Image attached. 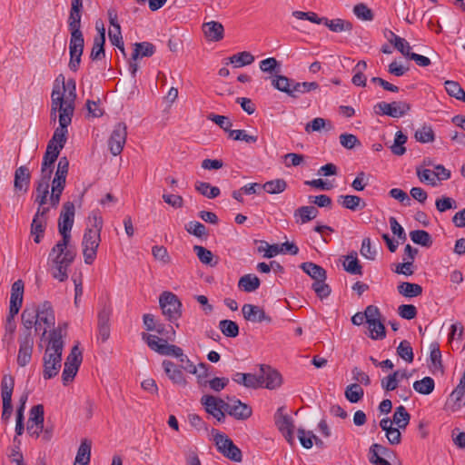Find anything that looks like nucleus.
I'll return each instance as SVG.
<instances>
[{"mask_svg":"<svg viewBox=\"0 0 465 465\" xmlns=\"http://www.w3.org/2000/svg\"><path fill=\"white\" fill-rule=\"evenodd\" d=\"M143 340L147 343L148 347L161 355L174 356L180 360L181 362H189V366H183L184 370L188 372L196 375L197 381L200 386H206L207 381L205 378L209 376L210 366L204 362L199 363L195 366L189 358L183 354V351L173 344H167L164 340H161L156 335L143 333Z\"/></svg>","mask_w":465,"mask_h":465,"instance_id":"nucleus-1","label":"nucleus"},{"mask_svg":"<svg viewBox=\"0 0 465 465\" xmlns=\"http://www.w3.org/2000/svg\"><path fill=\"white\" fill-rule=\"evenodd\" d=\"M67 323L59 324L49 332L48 344L43 356V377L50 380L55 377L62 367V353L64 347Z\"/></svg>","mask_w":465,"mask_h":465,"instance_id":"nucleus-2","label":"nucleus"},{"mask_svg":"<svg viewBox=\"0 0 465 465\" xmlns=\"http://www.w3.org/2000/svg\"><path fill=\"white\" fill-rule=\"evenodd\" d=\"M70 242L61 239L48 255L52 276L61 282L67 280L68 269L76 257V249L70 245Z\"/></svg>","mask_w":465,"mask_h":465,"instance_id":"nucleus-3","label":"nucleus"},{"mask_svg":"<svg viewBox=\"0 0 465 465\" xmlns=\"http://www.w3.org/2000/svg\"><path fill=\"white\" fill-rule=\"evenodd\" d=\"M87 219L89 226L84 231L81 245L84 262L92 264L97 255L104 222L102 216L96 211H93Z\"/></svg>","mask_w":465,"mask_h":465,"instance_id":"nucleus-4","label":"nucleus"},{"mask_svg":"<svg viewBox=\"0 0 465 465\" xmlns=\"http://www.w3.org/2000/svg\"><path fill=\"white\" fill-rule=\"evenodd\" d=\"M212 434L217 450L222 455L235 462L242 461V455L241 450L225 433L220 432L217 430H213Z\"/></svg>","mask_w":465,"mask_h":465,"instance_id":"nucleus-5","label":"nucleus"},{"mask_svg":"<svg viewBox=\"0 0 465 465\" xmlns=\"http://www.w3.org/2000/svg\"><path fill=\"white\" fill-rule=\"evenodd\" d=\"M163 315L170 322L177 321L182 315V303L178 297L170 292H163L159 298Z\"/></svg>","mask_w":465,"mask_h":465,"instance_id":"nucleus-6","label":"nucleus"},{"mask_svg":"<svg viewBox=\"0 0 465 465\" xmlns=\"http://www.w3.org/2000/svg\"><path fill=\"white\" fill-rule=\"evenodd\" d=\"M74 214L75 209L74 203H64L58 220V231L63 240L71 241V231L74 225Z\"/></svg>","mask_w":465,"mask_h":465,"instance_id":"nucleus-7","label":"nucleus"},{"mask_svg":"<svg viewBox=\"0 0 465 465\" xmlns=\"http://www.w3.org/2000/svg\"><path fill=\"white\" fill-rule=\"evenodd\" d=\"M411 108V104L405 101H393L391 103L381 102L375 104L374 111L380 115L400 118L410 112Z\"/></svg>","mask_w":465,"mask_h":465,"instance_id":"nucleus-8","label":"nucleus"},{"mask_svg":"<svg viewBox=\"0 0 465 465\" xmlns=\"http://www.w3.org/2000/svg\"><path fill=\"white\" fill-rule=\"evenodd\" d=\"M15 387V380L9 374L4 375L1 382V396L3 401L2 419L8 420L12 415V394Z\"/></svg>","mask_w":465,"mask_h":465,"instance_id":"nucleus-9","label":"nucleus"},{"mask_svg":"<svg viewBox=\"0 0 465 465\" xmlns=\"http://www.w3.org/2000/svg\"><path fill=\"white\" fill-rule=\"evenodd\" d=\"M200 401L204 407L205 411L216 419L218 422H223L225 420L224 400L213 395H203Z\"/></svg>","mask_w":465,"mask_h":465,"instance_id":"nucleus-10","label":"nucleus"},{"mask_svg":"<svg viewBox=\"0 0 465 465\" xmlns=\"http://www.w3.org/2000/svg\"><path fill=\"white\" fill-rule=\"evenodd\" d=\"M127 126L124 123H118L108 139V147L111 153L114 156L119 155L126 143Z\"/></svg>","mask_w":465,"mask_h":465,"instance_id":"nucleus-11","label":"nucleus"},{"mask_svg":"<svg viewBox=\"0 0 465 465\" xmlns=\"http://www.w3.org/2000/svg\"><path fill=\"white\" fill-rule=\"evenodd\" d=\"M227 400L228 401H225V413L239 420H245L252 416V410L248 404L234 397H227Z\"/></svg>","mask_w":465,"mask_h":465,"instance_id":"nucleus-12","label":"nucleus"},{"mask_svg":"<svg viewBox=\"0 0 465 465\" xmlns=\"http://www.w3.org/2000/svg\"><path fill=\"white\" fill-rule=\"evenodd\" d=\"M74 114H59L58 121L59 126L54 130L53 137L48 142V143L55 144L58 149H63L66 143V135L68 133V125L72 122V117Z\"/></svg>","mask_w":465,"mask_h":465,"instance_id":"nucleus-13","label":"nucleus"},{"mask_svg":"<svg viewBox=\"0 0 465 465\" xmlns=\"http://www.w3.org/2000/svg\"><path fill=\"white\" fill-rule=\"evenodd\" d=\"M59 89H54L52 92V105L54 111H58L59 114H74V102L73 101L72 94H64Z\"/></svg>","mask_w":465,"mask_h":465,"instance_id":"nucleus-14","label":"nucleus"},{"mask_svg":"<svg viewBox=\"0 0 465 465\" xmlns=\"http://www.w3.org/2000/svg\"><path fill=\"white\" fill-rule=\"evenodd\" d=\"M49 208H38L31 223V235L34 236L35 243H39L43 237L47 224V213Z\"/></svg>","mask_w":465,"mask_h":465,"instance_id":"nucleus-15","label":"nucleus"},{"mask_svg":"<svg viewBox=\"0 0 465 465\" xmlns=\"http://www.w3.org/2000/svg\"><path fill=\"white\" fill-rule=\"evenodd\" d=\"M37 330L41 329V324L44 323L45 327L43 330L42 336L47 333V328L54 326L55 323L54 312L49 302H44L38 308H35Z\"/></svg>","mask_w":465,"mask_h":465,"instance_id":"nucleus-16","label":"nucleus"},{"mask_svg":"<svg viewBox=\"0 0 465 465\" xmlns=\"http://www.w3.org/2000/svg\"><path fill=\"white\" fill-rule=\"evenodd\" d=\"M257 376L262 380L261 387L273 390L280 387L282 384L281 374L269 365L262 364L260 366V372Z\"/></svg>","mask_w":465,"mask_h":465,"instance_id":"nucleus-17","label":"nucleus"},{"mask_svg":"<svg viewBox=\"0 0 465 465\" xmlns=\"http://www.w3.org/2000/svg\"><path fill=\"white\" fill-rule=\"evenodd\" d=\"M18 342L19 351L17 354V364L20 367H25L30 362L32 359V353L34 350V337H29L28 334L26 336H19Z\"/></svg>","mask_w":465,"mask_h":465,"instance_id":"nucleus-18","label":"nucleus"},{"mask_svg":"<svg viewBox=\"0 0 465 465\" xmlns=\"http://www.w3.org/2000/svg\"><path fill=\"white\" fill-rule=\"evenodd\" d=\"M242 312L243 315V318L252 322H271L272 319L270 316H268L264 310L262 309L259 306L246 303L242 308Z\"/></svg>","mask_w":465,"mask_h":465,"instance_id":"nucleus-19","label":"nucleus"},{"mask_svg":"<svg viewBox=\"0 0 465 465\" xmlns=\"http://www.w3.org/2000/svg\"><path fill=\"white\" fill-rule=\"evenodd\" d=\"M24 286L22 280H17L12 284L9 306L10 312H12V314H17L22 306Z\"/></svg>","mask_w":465,"mask_h":465,"instance_id":"nucleus-20","label":"nucleus"},{"mask_svg":"<svg viewBox=\"0 0 465 465\" xmlns=\"http://www.w3.org/2000/svg\"><path fill=\"white\" fill-rule=\"evenodd\" d=\"M203 32L208 41L219 42L224 36L223 25L216 21H210L203 24Z\"/></svg>","mask_w":465,"mask_h":465,"instance_id":"nucleus-21","label":"nucleus"},{"mask_svg":"<svg viewBox=\"0 0 465 465\" xmlns=\"http://www.w3.org/2000/svg\"><path fill=\"white\" fill-rule=\"evenodd\" d=\"M21 321L24 326V330L20 336H26L28 334L29 337H34L32 328L35 326V331H37L35 307L31 309L25 308L22 312Z\"/></svg>","mask_w":465,"mask_h":465,"instance_id":"nucleus-22","label":"nucleus"},{"mask_svg":"<svg viewBox=\"0 0 465 465\" xmlns=\"http://www.w3.org/2000/svg\"><path fill=\"white\" fill-rule=\"evenodd\" d=\"M163 368L168 378L175 384L185 386L187 381L183 371L173 361L164 360Z\"/></svg>","mask_w":465,"mask_h":465,"instance_id":"nucleus-23","label":"nucleus"},{"mask_svg":"<svg viewBox=\"0 0 465 465\" xmlns=\"http://www.w3.org/2000/svg\"><path fill=\"white\" fill-rule=\"evenodd\" d=\"M232 381L246 388L257 389L261 387L262 380L257 374L236 372L232 377Z\"/></svg>","mask_w":465,"mask_h":465,"instance_id":"nucleus-24","label":"nucleus"},{"mask_svg":"<svg viewBox=\"0 0 465 465\" xmlns=\"http://www.w3.org/2000/svg\"><path fill=\"white\" fill-rule=\"evenodd\" d=\"M30 182V173L26 166H20L15 170L14 187L15 191L26 192Z\"/></svg>","mask_w":465,"mask_h":465,"instance_id":"nucleus-25","label":"nucleus"},{"mask_svg":"<svg viewBox=\"0 0 465 465\" xmlns=\"http://www.w3.org/2000/svg\"><path fill=\"white\" fill-rule=\"evenodd\" d=\"M294 80L288 78L285 75L275 74L272 78V85L280 92L285 93L291 97H293L292 85Z\"/></svg>","mask_w":465,"mask_h":465,"instance_id":"nucleus-26","label":"nucleus"},{"mask_svg":"<svg viewBox=\"0 0 465 465\" xmlns=\"http://www.w3.org/2000/svg\"><path fill=\"white\" fill-rule=\"evenodd\" d=\"M91 447L92 442L89 440L84 439V440H82L78 448L74 465L89 464L91 457Z\"/></svg>","mask_w":465,"mask_h":465,"instance_id":"nucleus-27","label":"nucleus"},{"mask_svg":"<svg viewBox=\"0 0 465 465\" xmlns=\"http://www.w3.org/2000/svg\"><path fill=\"white\" fill-rule=\"evenodd\" d=\"M318 213V210L312 205L302 206L295 210L294 217L296 223L303 224L316 218Z\"/></svg>","mask_w":465,"mask_h":465,"instance_id":"nucleus-28","label":"nucleus"},{"mask_svg":"<svg viewBox=\"0 0 465 465\" xmlns=\"http://www.w3.org/2000/svg\"><path fill=\"white\" fill-rule=\"evenodd\" d=\"M261 285L260 279L255 274H245L242 276L238 282V287L246 292H255Z\"/></svg>","mask_w":465,"mask_h":465,"instance_id":"nucleus-29","label":"nucleus"},{"mask_svg":"<svg viewBox=\"0 0 465 465\" xmlns=\"http://www.w3.org/2000/svg\"><path fill=\"white\" fill-rule=\"evenodd\" d=\"M301 268L302 271L312 277L314 282L326 280V271L320 265L311 262L302 263Z\"/></svg>","mask_w":465,"mask_h":465,"instance_id":"nucleus-30","label":"nucleus"},{"mask_svg":"<svg viewBox=\"0 0 465 465\" xmlns=\"http://www.w3.org/2000/svg\"><path fill=\"white\" fill-rule=\"evenodd\" d=\"M398 292L406 297L413 298L422 293V287L418 283L403 282L397 286Z\"/></svg>","mask_w":465,"mask_h":465,"instance_id":"nucleus-31","label":"nucleus"},{"mask_svg":"<svg viewBox=\"0 0 465 465\" xmlns=\"http://www.w3.org/2000/svg\"><path fill=\"white\" fill-rule=\"evenodd\" d=\"M338 202L342 205V207L349 209L351 211H356L358 209H363L366 203L362 201V199L357 195H341L339 197Z\"/></svg>","mask_w":465,"mask_h":465,"instance_id":"nucleus-32","label":"nucleus"},{"mask_svg":"<svg viewBox=\"0 0 465 465\" xmlns=\"http://www.w3.org/2000/svg\"><path fill=\"white\" fill-rule=\"evenodd\" d=\"M155 52V46L149 42L135 43L132 60L135 61L139 57H150Z\"/></svg>","mask_w":465,"mask_h":465,"instance_id":"nucleus-33","label":"nucleus"},{"mask_svg":"<svg viewBox=\"0 0 465 465\" xmlns=\"http://www.w3.org/2000/svg\"><path fill=\"white\" fill-rule=\"evenodd\" d=\"M323 25H326L331 31L340 33L343 31H351L352 24L350 21L336 18L329 20L327 17L324 18Z\"/></svg>","mask_w":465,"mask_h":465,"instance_id":"nucleus-34","label":"nucleus"},{"mask_svg":"<svg viewBox=\"0 0 465 465\" xmlns=\"http://www.w3.org/2000/svg\"><path fill=\"white\" fill-rule=\"evenodd\" d=\"M105 37L104 34L97 35L94 39V45L90 54V58L93 61L102 60L105 56L104 52Z\"/></svg>","mask_w":465,"mask_h":465,"instance_id":"nucleus-35","label":"nucleus"},{"mask_svg":"<svg viewBox=\"0 0 465 465\" xmlns=\"http://www.w3.org/2000/svg\"><path fill=\"white\" fill-rule=\"evenodd\" d=\"M283 407H280L274 416L275 424L279 430L284 431L289 430H293L294 425L292 418L289 415L283 414Z\"/></svg>","mask_w":465,"mask_h":465,"instance_id":"nucleus-36","label":"nucleus"},{"mask_svg":"<svg viewBox=\"0 0 465 465\" xmlns=\"http://www.w3.org/2000/svg\"><path fill=\"white\" fill-rule=\"evenodd\" d=\"M228 59L234 67L238 68L252 64L255 58L250 52L242 51L230 56Z\"/></svg>","mask_w":465,"mask_h":465,"instance_id":"nucleus-37","label":"nucleus"},{"mask_svg":"<svg viewBox=\"0 0 465 465\" xmlns=\"http://www.w3.org/2000/svg\"><path fill=\"white\" fill-rule=\"evenodd\" d=\"M71 38L69 43L70 54L75 55L76 54H83L84 39L82 31L70 32Z\"/></svg>","mask_w":465,"mask_h":465,"instance_id":"nucleus-38","label":"nucleus"},{"mask_svg":"<svg viewBox=\"0 0 465 465\" xmlns=\"http://www.w3.org/2000/svg\"><path fill=\"white\" fill-rule=\"evenodd\" d=\"M367 69V63L363 60L359 61L353 68V76L351 83L356 86H366L367 78L364 74V71Z\"/></svg>","mask_w":465,"mask_h":465,"instance_id":"nucleus-39","label":"nucleus"},{"mask_svg":"<svg viewBox=\"0 0 465 465\" xmlns=\"http://www.w3.org/2000/svg\"><path fill=\"white\" fill-rule=\"evenodd\" d=\"M410 420L411 415L404 406L401 405L395 409L392 420L397 427L405 430L410 422Z\"/></svg>","mask_w":465,"mask_h":465,"instance_id":"nucleus-40","label":"nucleus"},{"mask_svg":"<svg viewBox=\"0 0 465 465\" xmlns=\"http://www.w3.org/2000/svg\"><path fill=\"white\" fill-rule=\"evenodd\" d=\"M195 190L209 199L216 198L220 195L221 191L216 186H212L209 183L197 181L194 184Z\"/></svg>","mask_w":465,"mask_h":465,"instance_id":"nucleus-41","label":"nucleus"},{"mask_svg":"<svg viewBox=\"0 0 465 465\" xmlns=\"http://www.w3.org/2000/svg\"><path fill=\"white\" fill-rule=\"evenodd\" d=\"M193 251L202 263L211 267L217 264V260H214V255L210 250L201 245H194Z\"/></svg>","mask_w":465,"mask_h":465,"instance_id":"nucleus-42","label":"nucleus"},{"mask_svg":"<svg viewBox=\"0 0 465 465\" xmlns=\"http://www.w3.org/2000/svg\"><path fill=\"white\" fill-rule=\"evenodd\" d=\"M450 398L453 400L454 406L457 409L465 405V376L460 378L458 386L451 392Z\"/></svg>","mask_w":465,"mask_h":465,"instance_id":"nucleus-43","label":"nucleus"},{"mask_svg":"<svg viewBox=\"0 0 465 465\" xmlns=\"http://www.w3.org/2000/svg\"><path fill=\"white\" fill-rule=\"evenodd\" d=\"M344 396L351 403L359 402L364 396V391L359 383H352L346 387Z\"/></svg>","mask_w":465,"mask_h":465,"instance_id":"nucleus-44","label":"nucleus"},{"mask_svg":"<svg viewBox=\"0 0 465 465\" xmlns=\"http://www.w3.org/2000/svg\"><path fill=\"white\" fill-rule=\"evenodd\" d=\"M343 267L346 272L351 274L361 275L362 274V267L360 264L357 254L351 253L345 257V261L343 262Z\"/></svg>","mask_w":465,"mask_h":465,"instance_id":"nucleus-45","label":"nucleus"},{"mask_svg":"<svg viewBox=\"0 0 465 465\" xmlns=\"http://www.w3.org/2000/svg\"><path fill=\"white\" fill-rule=\"evenodd\" d=\"M435 388L434 380L430 377H424L420 381H416L413 383V389L420 394L428 395L430 394Z\"/></svg>","mask_w":465,"mask_h":465,"instance_id":"nucleus-46","label":"nucleus"},{"mask_svg":"<svg viewBox=\"0 0 465 465\" xmlns=\"http://www.w3.org/2000/svg\"><path fill=\"white\" fill-rule=\"evenodd\" d=\"M392 39L390 40L391 44H393L394 47L401 52L404 56L410 57L412 54L411 52V45L410 44L404 39L397 35H395L393 32H389Z\"/></svg>","mask_w":465,"mask_h":465,"instance_id":"nucleus-47","label":"nucleus"},{"mask_svg":"<svg viewBox=\"0 0 465 465\" xmlns=\"http://www.w3.org/2000/svg\"><path fill=\"white\" fill-rule=\"evenodd\" d=\"M445 89L449 95L465 102V91L458 82L448 80L445 82Z\"/></svg>","mask_w":465,"mask_h":465,"instance_id":"nucleus-48","label":"nucleus"},{"mask_svg":"<svg viewBox=\"0 0 465 465\" xmlns=\"http://www.w3.org/2000/svg\"><path fill=\"white\" fill-rule=\"evenodd\" d=\"M368 325L370 337L372 340H382L386 337L385 326L381 319L372 321L371 322H369Z\"/></svg>","mask_w":465,"mask_h":465,"instance_id":"nucleus-49","label":"nucleus"},{"mask_svg":"<svg viewBox=\"0 0 465 465\" xmlns=\"http://www.w3.org/2000/svg\"><path fill=\"white\" fill-rule=\"evenodd\" d=\"M397 355L408 363H411L414 360L412 347L410 341L403 340L397 347Z\"/></svg>","mask_w":465,"mask_h":465,"instance_id":"nucleus-50","label":"nucleus"},{"mask_svg":"<svg viewBox=\"0 0 465 465\" xmlns=\"http://www.w3.org/2000/svg\"><path fill=\"white\" fill-rule=\"evenodd\" d=\"M410 237L414 243L421 246L429 247L432 243L431 236L424 230L411 231L410 232Z\"/></svg>","mask_w":465,"mask_h":465,"instance_id":"nucleus-51","label":"nucleus"},{"mask_svg":"<svg viewBox=\"0 0 465 465\" xmlns=\"http://www.w3.org/2000/svg\"><path fill=\"white\" fill-rule=\"evenodd\" d=\"M414 137L418 142L427 143L435 140V134L431 126L423 125L415 132Z\"/></svg>","mask_w":465,"mask_h":465,"instance_id":"nucleus-52","label":"nucleus"},{"mask_svg":"<svg viewBox=\"0 0 465 465\" xmlns=\"http://www.w3.org/2000/svg\"><path fill=\"white\" fill-rule=\"evenodd\" d=\"M407 136L403 134L401 131H398L395 134L394 143L391 146L392 153L398 156L403 155L406 153L404 144L407 142Z\"/></svg>","mask_w":465,"mask_h":465,"instance_id":"nucleus-53","label":"nucleus"},{"mask_svg":"<svg viewBox=\"0 0 465 465\" xmlns=\"http://www.w3.org/2000/svg\"><path fill=\"white\" fill-rule=\"evenodd\" d=\"M430 369L433 373L440 372L443 373V365L441 361V352L438 346H433L430 354Z\"/></svg>","mask_w":465,"mask_h":465,"instance_id":"nucleus-54","label":"nucleus"},{"mask_svg":"<svg viewBox=\"0 0 465 465\" xmlns=\"http://www.w3.org/2000/svg\"><path fill=\"white\" fill-rule=\"evenodd\" d=\"M219 328L223 335L230 338H234L239 334L238 324L231 320H222L219 322Z\"/></svg>","mask_w":465,"mask_h":465,"instance_id":"nucleus-55","label":"nucleus"},{"mask_svg":"<svg viewBox=\"0 0 465 465\" xmlns=\"http://www.w3.org/2000/svg\"><path fill=\"white\" fill-rule=\"evenodd\" d=\"M287 183L283 179L268 181L262 185L264 191L270 194L281 193L285 191Z\"/></svg>","mask_w":465,"mask_h":465,"instance_id":"nucleus-56","label":"nucleus"},{"mask_svg":"<svg viewBox=\"0 0 465 465\" xmlns=\"http://www.w3.org/2000/svg\"><path fill=\"white\" fill-rule=\"evenodd\" d=\"M49 194V183L44 182H37L35 203H38V208H45L44 205L47 203V196Z\"/></svg>","mask_w":465,"mask_h":465,"instance_id":"nucleus-57","label":"nucleus"},{"mask_svg":"<svg viewBox=\"0 0 465 465\" xmlns=\"http://www.w3.org/2000/svg\"><path fill=\"white\" fill-rule=\"evenodd\" d=\"M319 88V84L316 82H303L299 83L294 81L292 85L293 97L297 98L300 94L309 93Z\"/></svg>","mask_w":465,"mask_h":465,"instance_id":"nucleus-58","label":"nucleus"},{"mask_svg":"<svg viewBox=\"0 0 465 465\" xmlns=\"http://www.w3.org/2000/svg\"><path fill=\"white\" fill-rule=\"evenodd\" d=\"M259 67L263 73L276 74L281 71V64L274 57H269L260 62Z\"/></svg>","mask_w":465,"mask_h":465,"instance_id":"nucleus-59","label":"nucleus"},{"mask_svg":"<svg viewBox=\"0 0 465 465\" xmlns=\"http://www.w3.org/2000/svg\"><path fill=\"white\" fill-rule=\"evenodd\" d=\"M44 406L41 404L34 406L30 411V417L27 421V425H44Z\"/></svg>","mask_w":465,"mask_h":465,"instance_id":"nucleus-60","label":"nucleus"},{"mask_svg":"<svg viewBox=\"0 0 465 465\" xmlns=\"http://www.w3.org/2000/svg\"><path fill=\"white\" fill-rule=\"evenodd\" d=\"M416 173L421 183H427L431 186H437V179L435 177L434 170L416 168Z\"/></svg>","mask_w":465,"mask_h":465,"instance_id":"nucleus-61","label":"nucleus"},{"mask_svg":"<svg viewBox=\"0 0 465 465\" xmlns=\"http://www.w3.org/2000/svg\"><path fill=\"white\" fill-rule=\"evenodd\" d=\"M62 149H58L55 144L48 143L46 147L45 153L43 158L42 164L53 166L54 163L59 156L60 151Z\"/></svg>","mask_w":465,"mask_h":465,"instance_id":"nucleus-62","label":"nucleus"},{"mask_svg":"<svg viewBox=\"0 0 465 465\" xmlns=\"http://www.w3.org/2000/svg\"><path fill=\"white\" fill-rule=\"evenodd\" d=\"M399 374L400 371H395L391 374L381 379V384L383 390L387 391H394L399 384Z\"/></svg>","mask_w":465,"mask_h":465,"instance_id":"nucleus-63","label":"nucleus"},{"mask_svg":"<svg viewBox=\"0 0 465 465\" xmlns=\"http://www.w3.org/2000/svg\"><path fill=\"white\" fill-rule=\"evenodd\" d=\"M185 230L196 237L207 236L206 227L200 222L192 221L185 225Z\"/></svg>","mask_w":465,"mask_h":465,"instance_id":"nucleus-64","label":"nucleus"}]
</instances>
